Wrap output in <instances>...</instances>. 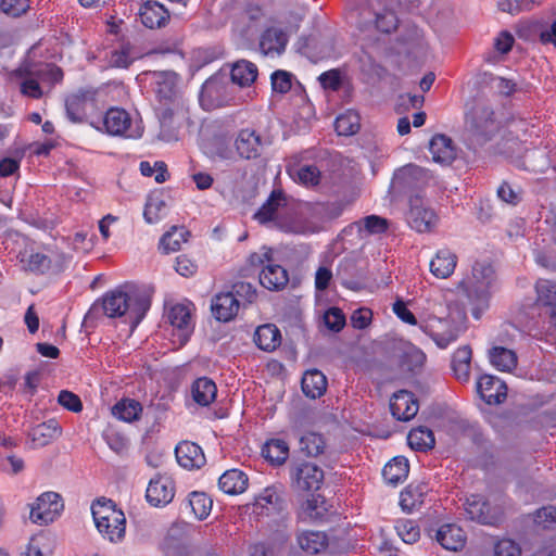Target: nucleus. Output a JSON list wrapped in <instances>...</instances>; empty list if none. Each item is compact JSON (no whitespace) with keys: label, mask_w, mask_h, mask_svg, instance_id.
Returning <instances> with one entry per match:
<instances>
[{"label":"nucleus","mask_w":556,"mask_h":556,"mask_svg":"<svg viewBox=\"0 0 556 556\" xmlns=\"http://www.w3.org/2000/svg\"><path fill=\"white\" fill-rule=\"evenodd\" d=\"M63 80V71L53 63H26L10 74L22 96L41 99Z\"/></svg>","instance_id":"f257e3e1"},{"label":"nucleus","mask_w":556,"mask_h":556,"mask_svg":"<svg viewBox=\"0 0 556 556\" xmlns=\"http://www.w3.org/2000/svg\"><path fill=\"white\" fill-rule=\"evenodd\" d=\"M150 305V299L146 294L134 289H115L103 296L101 304H93L89 314L102 309L110 318L125 316L134 329L143 319Z\"/></svg>","instance_id":"f03ea898"},{"label":"nucleus","mask_w":556,"mask_h":556,"mask_svg":"<svg viewBox=\"0 0 556 556\" xmlns=\"http://www.w3.org/2000/svg\"><path fill=\"white\" fill-rule=\"evenodd\" d=\"M157 104L156 115L163 126H169L176 114L182 113L186 100L178 87V75L170 71L147 73Z\"/></svg>","instance_id":"7ed1b4c3"},{"label":"nucleus","mask_w":556,"mask_h":556,"mask_svg":"<svg viewBox=\"0 0 556 556\" xmlns=\"http://www.w3.org/2000/svg\"><path fill=\"white\" fill-rule=\"evenodd\" d=\"M460 287L472 304V315L480 318L481 313L489 307L490 299L497 289V277L493 266L488 262H476L471 276L460 282Z\"/></svg>","instance_id":"20e7f679"},{"label":"nucleus","mask_w":556,"mask_h":556,"mask_svg":"<svg viewBox=\"0 0 556 556\" xmlns=\"http://www.w3.org/2000/svg\"><path fill=\"white\" fill-rule=\"evenodd\" d=\"M236 87L228 80L225 74L211 76L203 84L199 101L205 111H212L227 105L239 103L236 97Z\"/></svg>","instance_id":"39448f33"},{"label":"nucleus","mask_w":556,"mask_h":556,"mask_svg":"<svg viewBox=\"0 0 556 556\" xmlns=\"http://www.w3.org/2000/svg\"><path fill=\"white\" fill-rule=\"evenodd\" d=\"M431 176L429 172L418 165L408 164L397 169L391 181V191L394 195H419L428 185Z\"/></svg>","instance_id":"423d86ee"},{"label":"nucleus","mask_w":556,"mask_h":556,"mask_svg":"<svg viewBox=\"0 0 556 556\" xmlns=\"http://www.w3.org/2000/svg\"><path fill=\"white\" fill-rule=\"evenodd\" d=\"M291 486L296 491H318L324 482V470L307 460H292L289 465Z\"/></svg>","instance_id":"0eeeda50"},{"label":"nucleus","mask_w":556,"mask_h":556,"mask_svg":"<svg viewBox=\"0 0 556 556\" xmlns=\"http://www.w3.org/2000/svg\"><path fill=\"white\" fill-rule=\"evenodd\" d=\"M99 90L92 87L80 88L65 100L66 116L73 123H83L98 109Z\"/></svg>","instance_id":"6e6552de"},{"label":"nucleus","mask_w":556,"mask_h":556,"mask_svg":"<svg viewBox=\"0 0 556 556\" xmlns=\"http://www.w3.org/2000/svg\"><path fill=\"white\" fill-rule=\"evenodd\" d=\"M102 127L91 125L97 129H104L108 134L113 136H125L127 138H140L143 132V128L140 125H132L130 115L124 109L112 108L110 109L102 119L99 121Z\"/></svg>","instance_id":"1a4fd4ad"},{"label":"nucleus","mask_w":556,"mask_h":556,"mask_svg":"<svg viewBox=\"0 0 556 556\" xmlns=\"http://www.w3.org/2000/svg\"><path fill=\"white\" fill-rule=\"evenodd\" d=\"M419 328L428 334L440 349H446L451 343L455 342L460 332L462 327L455 325L450 318L429 317L419 324Z\"/></svg>","instance_id":"9d476101"},{"label":"nucleus","mask_w":556,"mask_h":556,"mask_svg":"<svg viewBox=\"0 0 556 556\" xmlns=\"http://www.w3.org/2000/svg\"><path fill=\"white\" fill-rule=\"evenodd\" d=\"M193 304L186 301L172 305L167 312V319L174 328L173 334L178 338L180 345L186 344L193 332Z\"/></svg>","instance_id":"9b49d317"},{"label":"nucleus","mask_w":556,"mask_h":556,"mask_svg":"<svg viewBox=\"0 0 556 556\" xmlns=\"http://www.w3.org/2000/svg\"><path fill=\"white\" fill-rule=\"evenodd\" d=\"M62 497L56 492H45L30 507V519L38 525L52 522L63 510Z\"/></svg>","instance_id":"f8f14e48"},{"label":"nucleus","mask_w":556,"mask_h":556,"mask_svg":"<svg viewBox=\"0 0 556 556\" xmlns=\"http://www.w3.org/2000/svg\"><path fill=\"white\" fill-rule=\"evenodd\" d=\"M494 112L486 105H477L471 115L470 130L479 143L490 140L498 130Z\"/></svg>","instance_id":"ddd939ff"},{"label":"nucleus","mask_w":556,"mask_h":556,"mask_svg":"<svg viewBox=\"0 0 556 556\" xmlns=\"http://www.w3.org/2000/svg\"><path fill=\"white\" fill-rule=\"evenodd\" d=\"M464 509L469 519L482 525L494 526L501 520V510L492 507L481 495L467 497Z\"/></svg>","instance_id":"4468645a"},{"label":"nucleus","mask_w":556,"mask_h":556,"mask_svg":"<svg viewBox=\"0 0 556 556\" xmlns=\"http://www.w3.org/2000/svg\"><path fill=\"white\" fill-rule=\"evenodd\" d=\"M406 219L410 228L418 232H426L434 225L435 214L431 208L426 206L419 195H416L409 199V210Z\"/></svg>","instance_id":"2eb2a0df"},{"label":"nucleus","mask_w":556,"mask_h":556,"mask_svg":"<svg viewBox=\"0 0 556 556\" xmlns=\"http://www.w3.org/2000/svg\"><path fill=\"white\" fill-rule=\"evenodd\" d=\"M336 277L342 286L353 291L363 289L367 280L365 269L358 267L355 260L351 257H344L340 261Z\"/></svg>","instance_id":"dca6fc26"},{"label":"nucleus","mask_w":556,"mask_h":556,"mask_svg":"<svg viewBox=\"0 0 556 556\" xmlns=\"http://www.w3.org/2000/svg\"><path fill=\"white\" fill-rule=\"evenodd\" d=\"M175 495V483L172 478L156 476L151 479L146 492L147 501L155 507L169 504Z\"/></svg>","instance_id":"f3484780"},{"label":"nucleus","mask_w":556,"mask_h":556,"mask_svg":"<svg viewBox=\"0 0 556 556\" xmlns=\"http://www.w3.org/2000/svg\"><path fill=\"white\" fill-rule=\"evenodd\" d=\"M477 392L489 405L501 404L507 396L504 381L492 375H482L477 381Z\"/></svg>","instance_id":"a211bd4d"},{"label":"nucleus","mask_w":556,"mask_h":556,"mask_svg":"<svg viewBox=\"0 0 556 556\" xmlns=\"http://www.w3.org/2000/svg\"><path fill=\"white\" fill-rule=\"evenodd\" d=\"M419 409V404L414 394L406 390H400L390 400L392 416L400 421L413 419Z\"/></svg>","instance_id":"6ab92c4d"},{"label":"nucleus","mask_w":556,"mask_h":556,"mask_svg":"<svg viewBox=\"0 0 556 556\" xmlns=\"http://www.w3.org/2000/svg\"><path fill=\"white\" fill-rule=\"evenodd\" d=\"M265 141L253 129H242L235 141L237 153L245 160L256 159L262 154Z\"/></svg>","instance_id":"aec40b11"},{"label":"nucleus","mask_w":556,"mask_h":556,"mask_svg":"<svg viewBox=\"0 0 556 556\" xmlns=\"http://www.w3.org/2000/svg\"><path fill=\"white\" fill-rule=\"evenodd\" d=\"M177 463L185 469H200L204 466L206 459L200 445L182 441L175 448Z\"/></svg>","instance_id":"412c9836"},{"label":"nucleus","mask_w":556,"mask_h":556,"mask_svg":"<svg viewBox=\"0 0 556 556\" xmlns=\"http://www.w3.org/2000/svg\"><path fill=\"white\" fill-rule=\"evenodd\" d=\"M290 538H291L290 518L286 515H281L279 517V519L274 520L269 525V534H268L266 542L280 556L282 554V552L286 549Z\"/></svg>","instance_id":"4be33fe9"},{"label":"nucleus","mask_w":556,"mask_h":556,"mask_svg":"<svg viewBox=\"0 0 556 556\" xmlns=\"http://www.w3.org/2000/svg\"><path fill=\"white\" fill-rule=\"evenodd\" d=\"M139 15L141 23L151 29L165 26L169 20L167 9L160 2L151 0L141 5Z\"/></svg>","instance_id":"5701e85b"},{"label":"nucleus","mask_w":556,"mask_h":556,"mask_svg":"<svg viewBox=\"0 0 556 556\" xmlns=\"http://www.w3.org/2000/svg\"><path fill=\"white\" fill-rule=\"evenodd\" d=\"M240 302L232 292L219 293L212 300L211 309L219 321H229L239 309Z\"/></svg>","instance_id":"b1692460"},{"label":"nucleus","mask_w":556,"mask_h":556,"mask_svg":"<svg viewBox=\"0 0 556 556\" xmlns=\"http://www.w3.org/2000/svg\"><path fill=\"white\" fill-rule=\"evenodd\" d=\"M288 37L286 33L278 27L266 28L260 38V50L265 55H279L287 46Z\"/></svg>","instance_id":"393cba45"},{"label":"nucleus","mask_w":556,"mask_h":556,"mask_svg":"<svg viewBox=\"0 0 556 556\" xmlns=\"http://www.w3.org/2000/svg\"><path fill=\"white\" fill-rule=\"evenodd\" d=\"M435 540L443 548L457 552L465 546L466 535L460 527L454 523H446L437 530Z\"/></svg>","instance_id":"a878e982"},{"label":"nucleus","mask_w":556,"mask_h":556,"mask_svg":"<svg viewBox=\"0 0 556 556\" xmlns=\"http://www.w3.org/2000/svg\"><path fill=\"white\" fill-rule=\"evenodd\" d=\"M429 150L437 163L448 165L456 159V147L453 140L442 134L432 137Z\"/></svg>","instance_id":"bb28decb"},{"label":"nucleus","mask_w":556,"mask_h":556,"mask_svg":"<svg viewBox=\"0 0 556 556\" xmlns=\"http://www.w3.org/2000/svg\"><path fill=\"white\" fill-rule=\"evenodd\" d=\"M287 205V197L281 190H274L267 201L254 214V218L261 224L276 220L280 216V210Z\"/></svg>","instance_id":"cd10ccee"},{"label":"nucleus","mask_w":556,"mask_h":556,"mask_svg":"<svg viewBox=\"0 0 556 556\" xmlns=\"http://www.w3.org/2000/svg\"><path fill=\"white\" fill-rule=\"evenodd\" d=\"M289 282L287 270L275 263L267 264L260 274V283L271 291L283 289Z\"/></svg>","instance_id":"c85d7f7f"},{"label":"nucleus","mask_w":556,"mask_h":556,"mask_svg":"<svg viewBox=\"0 0 556 556\" xmlns=\"http://www.w3.org/2000/svg\"><path fill=\"white\" fill-rule=\"evenodd\" d=\"M429 488L425 482L410 483L402 492L400 497V505L406 513H412L418 509L422 503Z\"/></svg>","instance_id":"c756f323"},{"label":"nucleus","mask_w":556,"mask_h":556,"mask_svg":"<svg viewBox=\"0 0 556 556\" xmlns=\"http://www.w3.org/2000/svg\"><path fill=\"white\" fill-rule=\"evenodd\" d=\"M249 485L248 476L239 469H230L225 471L219 480V489L229 495H237L243 493Z\"/></svg>","instance_id":"7c9ffc66"},{"label":"nucleus","mask_w":556,"mask_h":556,"mask_svg":"<svg viewBox=\"0 0 556 556\" xmlns=\"http://www.w3.org/2000/svg\"><path fill=\"white\" fill-rule=\"evenodd\" d=\"M298 545L307 554L315 555L328 546V538L323 531H301L296 534Z\"/></svg>","instance_id":"2f4dec72"},{"label":"nucleus","mask_w":556,"mask_h":556,"mask_svg":"<svg viewBox=\"0 0 556 556\" xmlns=\"http://www.w3.org/2000/svg\"><path fill=\"white\" fill-rule=\"evenodd\" d=\"M190 392L198 405L208 406L216 399L217 387L211 378L201 377L193 381Z\"/></svg>","instance_id":"473e14b6"},{"label":"nucleus","mask_w":556,"mask_h":556,"mask_svg":"<svg viewBox=\"0 0 556 556\" xmlns=\"http://www.w3.org/2000/svg\"><path fill=\"white\" fill-rule=\"evenodd\" d=\"M456 264V255L448 249H442L432 258L430 270L437 278L445 279L454 273Z\"/></svg>","instance_id":"72a5a7b5"},{"label":"nucleus","mask_w":556,"mask_h":556,"mask_svg":"<svg viewBox=\"0 0 556 556\" xmlns=\"http://www.w3.org/2000/svg\"><path fill=\"white\" fill-rule=\"evenodd\" d=\"M61 433V428L55 419H49L33 427L28 437L37 447L48 445L53 439Z\"/></svg>","instance_id":"f704fd0d"},{"label":"nucleus","mask_w":556,"mask_h":556,"mask_svg":"<svg viewBox=\"0 0 556 556\" xmlns=\"http://www.w3.org/2000/svg\"><path fill=\"white\" fill-rule=\"evenodd\" d=\"M301 384L307 397L317 399L326 392L327 378L320 370L312 369L304 374Z\"/></svg>","instance_id":"c9c22d12"},{"label":"nucleus","mask_w":556,"mask_h":556,"mask_svg":"<svg viewBox=\"0 0 556 556\" xmlns=\"http://www.w3.org/2000/svg\"><path fill=\"white\" fill-rule=\"evenodd\" d=\"M254 342L261 350L271 352L281 343L280 331L275 325H262L255 330Z\"/></svg>","instance_id":"e433bc0d"},{"label":"nucleus","mask_w":556,"mask_h":556,"mask_svg":"<svg viewBox=\"0 0 556 556\" xmlns=\"http://www.w3.org/2000/svg\"><path fill=\"white\" fill-rule=\"evenodd\" d=\"M257 77V67L254 63L240 60L232 65L230 83L236 87H249Z\"/></svg>","instance_id":"4c0bfd02"},{"label":"nucleus","mask_w":556,"mask_h":556,"mask_svg":"<svg viewBox=\"0 0 556 556\" xmlns=\"http://www.w3.org/2000/svg\"><path fill=\"white\" fill-rule=\"evenodd\" d=\"M408 472V460L403 456H396L383 467L382 477L387 483L395 486L407 478Z\"/></svg>","instance_id":"58836bf2"},{"label":"nucleus","mask_w":556,"mask_h":556,"mask_svg":"<svg viewBox=\"0 0 556 556\" xmlns=\"http://www.w3.org/2000/svg\"><path fill=\"white\" fill-rule=\"evenodd\" d=\"M212 500L203 492L193 491L182 503L185 509H189L194 518L199 520L205 519L212 509Z\"/></svg>","instance_id":"ea45409f"},{"label":"nucleus","mask_w":556,"mask_h":556,"mask_svg":"<svg viewBox=\"0 0 556 556\" xmlns=\"http://www.w3.org/2000/svg\"><path fill=\"white\" fill-rule=\"evenodd\" d=\"M262 455L274 466H281L289 457V445L285 440L270 439L262 447Z\"/></svg>","instance_id":"a19ab883"},{"label":"nucleus","mask_w":556,"mask_h":556,"mask_svg":"<svg viewBox=\"0 0 556 556\" xmlns=\"http://www.w3.org/2000/svg\"><path fill=\"white\" fill-rule=\"evenodd\" d=\"M327 448V443L323 434L317 432H306L299 439V450L307 457H317L323 455Z\"/></svg>","instance_id":"79ce46f5"},{"label":"nucleus","mask_w":556,"mask_h":556,"mask_svg":"<svg viewBox=\"0 0 556 556\" xmlns=\"http://www.w3.org/2000/svg\"><path fill=\"white\" fill-rule=\"evenodd\" d=\"M142 405L134 399H122L113 407L112 414L117 419L125 422H132L140 418Z\"/></svg>","instance_id":"37998d69"},{"label":"nucleus","mask_w":556,"mask_h":556,"mask_svg":"<svg viewBox=\"0 0 556 556\" xmlns=\"http://www.w3.org/2000/svg\"><path fill=\"white\" fill-rule=\"evenodd\" d=\"M490 363L501 371H511L517 366V355L513 350L494 346L489 351Z\"/></svg>","instance_id":"c03bdc74"},{"label":"nucleus","mask_w":556,"mask_h":556,"mask_svg":"<svg viewBox=\"0 0 556 556\" xmlns=\"http://www.w3.org/2000/svg\"><path fill=\"white\" fill-rule=\"evenodd\" d=\"M91 513L93 520H104L112 521L113 523H118L119 516H123L124 513L121 509H117L114 502L108 498H99L91 505Z\"/></svg>","instance_id":"a18cd8bd"},{"label":"nucleus","mask_w":556,"mask_h":556,"mask_svg":"<svg viewBox=\"0 0 556 556\" xmlns=\"http://www.w3.org/2000/svg\"><path fill=\"white\" fill-rule=\"evenodd\" d=\"M118 523H113L112 521L104 520H97L94 521L96 527L100 534L109 540L112 543H118L121 542L126 532V518L125 515L119 516Z\"/></svg>","instance_id":"49530a36"},{"label":"nucleus","mask_w":556,"mask_h":556,"mask_svg":"<svg viewBox=\"0 0 556 556\" xmlns=\"http://www.w3.org/2000/svg\"><path fill=\"white\" fill-rule=\"evenodd\" d=\"M288 174L295 182L306 187L317 186L320 181V170L315 165L290 166Z\"/></svg>","instance_id":"de8ad7c7"},{"label":"nucleus","mask_w":556,"mask_h":556,"mask_svg":"<svg viewBox=\"0 0 556 556\" xmlns=\"http://www.w3.org/2000/svg\"><path fill=\"white\" fill-rule=\"evenodd\" d=\"M189 231L185 227L174 226L161 237L160 249L166 254L176 252L180 249L181 243L187 241Z\"/></svg>","instance_id":"09e8293b"},{"label":"nucleus","mask_w":556,"mask_h":556,"mask_svg":"<svg viewBox=\"0 0 556 556\" xmlns=\"http://www.w3.org/2000/svg\"><path fill=\"white\" fill-rule=\"evenodd\" d=\"M407 442L413 450L427 451L434 446L435 440L429 428L418 427L409 431Z\"/></svg>","instance_id":"8fccbe9b"},{"label":"nucleus","mask_w":556,"mask_h":556,"mask_svg":"<svg viewBox=\"0 0 556 556\" xmlns=\"http://www.w3.org/2000/svg\"><path fill=\"white\" fill-rule=\"evenodd\" d=\"M359 116L353 111H348L336 118L334 129L339 136H352L359 129Z\"/></svg>","instance_id":"3c124183"},{"label":"nucleus","mask_w":556,"mask_h":556,"mask_svg":"<svg viewBox=\"0 0 556 556\" xmlns=\"http://www.w3.org/2000/svg\"><path fill=\"white\" fill-rule=\"evenodd\" d=\"M538 300L546 311L556 307V283L549 280H539L535 285Z\"/></svg>","instance_id":"603ef678"},{"label":"nucleus","mask_w":556,"mask_h":556,"mask_svg":"<svg viewBox=\"0 0 556 556\" xmlns=\"http://www.w3.org/2000/svg\"><path fill=\"white\" fill-rule=\"evenodd\" d=\"M395 530L403 542L407 544L416 543L420 538L418 525L409 519H400L396 521Z\"/></svg>","instance_id":"864d4df0"},{"label":"nucleus","mask_w":556,"mask_h":556,"mask_svg":"<svg viewBox=\"0 0 556 556\" xmlns=\"http://www.w3.org/2000/svg\"><path fill=\"white\" fill-rule=\"evenodd\" d=\"M165 207L166 203L160 195L149 197L143 212L146 222L149 224L159 222Z\"/></svg>","instance_id":"5fc2aeb1"},{"label":"nucleus","mask_w":556,"mask_h":556,"mask_svg":"<svg viewBox=\"0 0 556 556\" xmlns=\"http://www.w3.org/2000/svg\"><path fill=\"white\" fill-rule=\"evenodd\" d=\"M283 500L275 488H266L257 500V504L263 509H266L267 514H269L270 510L281 511L283 509Z\"/></svg>","instance_id":"6e6d98bb"},{"label":"nucleus","mask_w":556,"mask_h":556,"mask_svg":"<svg viewBox=\"0 0 556 556\" xmlns=\"http://www.w3.org/2000/svg\"><path fill=\"white\" fill-rule=\"evenodd\" d=\"M358 225L361 231L364 230L368 235H379L387 231L389 222L378 215H369L364 217Z\"/></svg>","instance_id":"4d7b16f0"},{"label":"nucleus","mask_w":556,"mask_h":556,"mask_svg":"<svg viewBox=\"0 0 556 556\" xmlns=\"http://www.w3.org/2000/svg\"><path fill=\"white\" fill-rule=\"evenodd\" d=\"M542 0H500L498 9L503 12L516 14L521 11L532 10L535 5H539Z\"/></svg>","instance_id":"13d9d810"},{"label":"nucleus","mask_w":556,"mask_h":556,"mask_svg":"<svg viewBox=\"0 0 556 556\" xmlns=\"http://www.w3.org/2000/svg\"><path fill=\"white\" fill-rule=\"evenodd\" d=\"M325 326L333 331L339 332L345 326V316L339 307L328 308L323 316Z\"/></svg>","instance_id":"bf43d9fd"},{"label":"nucleus","mask_w":556,"mask_h":556,"mask_svg":"<svg viewBox=\"0 0 556 556\" xmlns=\"http://www.w3.org/2000/svg\"><path fill=\"white\" fill-rule=\"evenodd\" d=\"M103 439L109 445V447L115 452L116 454L122 455L128 448L127 439L117 431L109 430L103 434Z\"/></svg>","instance_id":"052dcab7"},{"label":"nucleus","mask_w":556,"mask_h":556,"mask_svg":"<svg viewBox=\"0 0 556 556\" xmlns=\"http://www.w3.org/2000/svg\"><path fill=\"white\" fill-rule=\"evenodd\" d=\"M134 59L130 55V48L128 46H123L119 50H114L111 52L109 63L112 67L117 68H127Z\"/></svg>","instance_id":"680f3d73"},{"label":"nucleus","mask_w":556,"mask_h":556,"mask_svg":"<svg viewBox=\"0 0 556 556\" xmlns=\"http://www.w3.org/2000/svg\"><path fill=\"white\" fill-rule=\"evenodd\" d=\"M292 75L286 71L278 70L271 74V87L275 92L287 93L292 86Z\"/></svg>","instance_id":"e2e57ef3"},{"label":"nucleus","mask_w":556,"mask_h":556,"mask_svg":"<svg viewBox=\"0 0 556 556\" xmlns=\"http://www.w3.org/2000/svg\"><path fill=\"white\" fill-rule=\"evenodd\" d=\"M28 268L37 274H46L52 269V260L42 253H34L29 256Z\"/></svg>","instance_id":"0e129e2a"},{"label":"nucleus","mask_w":556,"mask_h":556,"mask_svg":"<svg viewBox=\"0 0 556 556\" xmlns=\"http://www.w3.org/2000/svg\"><path fill=\"white\" fill-rule=\"evenodd\" d=\"M29 8V0H1L0 9L11 16H20Z\"/></svg>","instance_id":"69168bd1"},{"label":"nucleus","mask_w":556,"mask_h":556,"mask_svg":"<svg viewBox=\"0 0 556 556\" xmlns=\"http://www.w3.org/2000/svg\"><path fill=\"white\" fill-rule=\"evenodd\" d=\"M58 402L66 409L74 413H78L83 409V403L79 396L67 390H63L60 392L58 396Z\"/></svg>","instance_id":"338daca9"},{"label":"nucleus","mask_w":556,"mask_h":556,"mask_svg":"<svg viewBox=\"0 0 556 556\" xmlns=\"http://www.w3.org/2000/svg\"><path fill=\"white\" fill-rule=\"evenodd\" d=\"M494 556H521V549L513 540L504 539L495 544Z\"/></svg>","instance_id":"774afa93"}]
</instances>
